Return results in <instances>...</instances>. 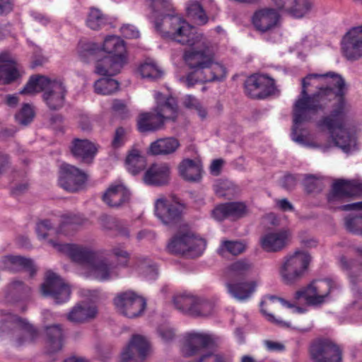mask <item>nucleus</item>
Instances as JSON below:
<instances>
[{
  "instance_id": "20e7f679",
  "label": "nucleus",
  "mask_w": 362,
  "mask_h": 362,
  "mask_svg": "<svg viewBox=\"0 0 362 362\" xmlns=\"http://www.w3.org/2000/svg\"><path fill=\"white\" fill-rule=\"evenodd\" d=\"M21 330L26 332L29 337L27 339L18 337L16 343L18 346L34 342L38 337L37 330L25 319L5 310L0 311V337L8 334L14 336Z\"/></svg>"
},
{
  "instance_id": "f8f14e48",
  "label": "nucleus",
  "mask_w": 362,
  "mask_h": 362,
  "mask_svg": "<svg viewBox=\"0 0 362 362\" xmlns=\"http://www.w3.org/2000/svg\"><path fill=\"white\" fill-rule=\"evenodd\" d=\"M150 351V344L144 336L134 334L121 354L122 362H144Z\"/></svg>"
},
{
  "instance_id": "c03bdc74",
  "label": "nucleus",
  "mask_w": 362,
  "mask_h": 362,
  "mask_svg": "<svg viewBox=\"0 0 362 362\" xmlns=\"http://www.w3.org/2000/svg\"><path fill=\"white\" fill-rule=\"evenodd\" d=\"M106 16L98 8L92 7L88 13L86 25L92 30H99L107 23Z\"/></svg>"
},
{
  "instance_id": "c756f323",
  "label": "nucleus",
  "mask_w": 362,
  "mask_h": 362,
  "mask_svg": "<svg viewBox=\"0 0 362 362\" xmlns=\"http://www.w3.org/2000/svg\"><path fill=\"white\" fill-rule=\"evenodd\" d=\"M202 83L214 81H222L226 77L227 71L226 67L219 63L213 62L208 64L205 68L198 70L197 72Z\"/></svg>"
},
{
  "instance_id": "f257e3e1",
  "label": "nucleus",
  "mask_w": 362,
  "mask_h": 362,
  "mask_svg": "<svg viewBox=\"0 0 362 362\" xmlns=\"http://www.w3.org/2000/svg\"><path fill=\"white\" fill-rule=\"evenodd\" d=\"M301 86L300 94L293 105L292 139L299 144L307 145L300 124L311 119L310 113L325 111L336 99L333 110L317 122V127L321 131H327L334 144L344 151L353 150L356 139L344 127L348 86L342 76L332 71L309 74L301 79Z\"/></svg>"
},
{
  "instance_id": "79ce46f5",
  "label": "nucleus",
  "mask_w": 362,
  "mask_h": 362,
  "mask_svg": "<svg viewBox=\"0 0 362 362\" xmlns=\"http://www.w3.org/2000/svg\"><path fill=\"white\" fill-rule=\"evenodd\" d=\"M20 76L16 62L6 63L0 65V82L9 84Z\"/></svg>"
},
{
  "instance_id": "a878e982",
  "label": "nucleus",
  "mask_w": 362,
  "mask_h": 362,
  "mask_svg": "<svg viewBox=\"0 0 362 362\" xmlns=\"http://www.w3.org/2000/svg\"><path fill=\"white\" fill-rule=\"evenodd\" d=\"M125 63L124 59H115L107 55L97 61L95 72L101 76H112L120 72Z\"/></svg>"
},
{
  "instance_id": "f3484780",
  "label": "nucleus",
  "mask_w": 362,
  "mask_h": 362,
  "mask_svg": "<svg viewBox=\"0 0 362 362\" xmlns=\"http://www.w3.org/2000/svg\"><path fill=\"white\" fill-rule=\"evenodd\" d=\"M48 243L57 251L66 254L75 262L89 265L94 260L95 253L83 247L72 244H59L53 240H49Z\"/></svg>"
},
{
  "instance_id": "4be33fe9",
  "label": "nucleus",
  "mask_w": 362,
  "mask_h": 362,
  "mask_svg": "<svg viewBox=\"0 0 362 362\" xmlns=\"http://www.w3.org/2000/svg\"><path fill=\"white\" fill-rule=\"evenodd\" d=\"M246 214L247 206L245 204L239 202L220 204L212 211L213 217L218 221H222L229 217L240 218L244 217Z\"/></svg>"
},
{
  "instance_id": "603ef678",
  "label": "nucleus",
  "mask_w": 362,
  "mask_h": 362,
  "mask_svg": "<svg viewBox=\"0 0 362 362\" xmlns=\"http://www.w3.org/2000/svg\"><path fill=\"white\" fill-rule=\"evenodd\" d=\"M139 72L143 78L157 79L161 77L163 71L153 62H145L139 67Z\"/></svg>"
},
{
  "instance_id": "473e14b6",
  "label": "nucleus",
  "mask_w": 362,
  "mask_h": 362,
  "mask_svg": "<svg viewBox=\"0 0 362 362\" xmlns=\"http://www.w3.org/2000/svg\"><path fill=\"white\" fill-rule=\"evenodd\" d=\"M165 122L158 112H146L139 115L137 125L139 132H155L163 128Z\"/></svg>"
},
{
  "instance_id": "13d9d810",
  "label": "nucleus",
  "mask_w": 362,
  "mask_h": 362,
  "mask_svg": "<svg viewBox=\"0 0 362 362\" xmlns=\"http://www.w3.org/2000/svg\"><path fill=\"white\" fill-rule=\"evenodd\" d=\"M264 305H267L271 309L273 307L272 303H267L266 301L262 300L260 303L261 313L267 317V320L269 322L276 324V325L281 327H289L290 324L285 321L276 319L272 314L267 312V308H264Z\"/></svg>"
},
{
  "instance_id": "f03ea898",
  "label": "nucleus",
  "mask_w": 362,
  "mask_h": 362,
  "mask_svg": "<svg viewBox=\"0 0 362 362\" xmlns=\"http://www.w3.org/2000/svg\"><path fill=\"white\" fill-rule=\"evenodd\" d=\"M153 13L155 28L165 38L183 45L191 42L189 39L197 33L194 27L174 14L173 8L170 11Z\"/></svg>"
},
{
  "instance_id": "c85d7f7f",
  "label": "nucleus",
  "mask_w": 362,
  "mask_h": 362,
  "mask_svg": "<svg viewBox=\"0 0 362 362\" xmlns=\"http://www.w3.org/2000/svg\"><path fill=\"white\" fill-rule=\"evenodd\" d=\"M341 267L348 272L353 288L362 293V265L354 260H348L344 256L340 257Z\"/></svg>"
},
{
  "instance_id": "0e129e2a",
  "label": "nucleus",
  "mask_w": 362,
  "mask_h": 362,
  "mask_svg": "<svg viewBox=\"0 0 362 362\" xmlns=\"http://www.w3.org/2000/svg\"><path fill=\"white\" fill-rule=\"evenodd\" d=\"M151 7L153 13L170 11L172 4L170 0H151Z\"/></svg>"
},
{
  "instance_id": "9b49d317",
  "label": "nucleus",
  "mask_w": 362,
  "mask_h": 362,
  "mask_svg": "<svg viewBox=\"0 0 362 362\" xmlns=\"http://www.w3.org/2000/svg\"><path fill=\"white\" fill-rule=\"evenodd\" d=\"M310 355L315 362H340L341 351L329 339H318L310 346Z\"/></svg>"
},
{
  "instance_id": "a19ab883",
  "label": "nucleus",
  "mask_w": 362,
  "mask_h": 362,
  "mask_svg": "<svg viewBox=\"0 0 362 362\" xmlns=\"http://www.w3.org/2000/svg\"><path fill=\"white\" fill-rule=\"evenodd\" d=\"M119 87L117 81L111 78H103L94 83L95 92L100 95H111L115 93Z\"/></svg>"
},
{
  "instance_id": "4d7b16f0",
  "label": "nucleus",
  "mask_w": 362,
  "mask_h": 362,
  "mask_svg": "<svg viewBox=\"0 0 362 362\" xmlns=\"http://www.w3.org/2000/svg\"><path fill=\"white\" fill-rule=\"evenodd\" d=\"M139 268L140 272L149 279H154L157 276V268L156 265L146 258H144V262H141Z\"/></svg>"
},
{
  "instance_id": "2eb2a0df",
  "label": "nucleus",
  "mask_w": 362,
  "mask_h": 362,
  "mask_svg": "<svg viewBox=\"0 0 362 362\" xmlns=\"http://www.w3.org/2000/svg\"><path fill=\"white\" fill-rule=\"evenodd\" d=\"M279 20L280 15L278 11L272 8L259 9L252 17L254 27L262 33L269 32L277 27Z\"/></svg>"
},
{
  "instance_id": "a18cd8bd",
  "label": "nucleus",
  "mask_w": 362,
  "mask_h": 362,
  "mask_svg": "<svg viewBox=\"0 0 362 362\" xmlns=\"http://www.w3.org/2000/svg\"><path fill=\"white\" fill-rule=\"evenodd\" d=\"M312 6L309 0H293L286 13L295 18H303L311 10Z\"/></svg>"
},
{
  "instance_id": "de8ad7c7",
  "label": "nucleus",
  "mask_w": 362,
  "mask_h": 362,
  "mask_svg": "<svg viewBox=\"0 0 362 362\" xmlns=\"http://www.w3.org/2000/svg\"><path fill=\"white\" fill-rule=\"evenodd\" d=\"M186 11L188 17L197 21L199 24L204 25L207 23L208 17L206 16L202 5L198 1H189Z\"/></svg>"
},
{
  "instance_id": "3c124183",
  "label": "nucleus",
  "mask_w": 362,
  "mask_h": 362,
  "mask_svg": "<svg viewBox=\"0 0 362 362\" xmlns=\"http://www.w3.org/2000/svg\"><path fill=\"white\" fill-rule=\"evenodd\" d=\"M100 222L103 228L107 230L115 229L118 230L119 233L124 236H129V231L127 228L122 227L115 218L103 215L100 217Z\"/></svg>"
},
{
  "instance_id": "09e8293b",
  "label": "nucleus",
  "mask_w": 362,
  "mask_h": 362,
  "mask_svg": "<svg viewBox=\"0 0 362 362\" xmlns=\"http://www.w3.org/2000/svg\"><path fill=\"white\" fill-rule=\"evenodd\" d=\"M259 78L263 80L262 85H259V90L257 91L259 92V99H264L274 95L277 90L274 80L263 74H259Z\"/></svg>"
},
{
  "instance_id": "864d4df0",
  "label": "nucleus",
  "mask_w": 362,
  "mask_h": 362,
  "mask_svg": "<svg viewBox=\"0 0 362 362\" xmlns=\"http://www.w3.org/2000/svg\"><path fill=\"white\" fill-rule=\"evenodd\" d=\"M35 112L33 107L28 103L23 105L20 111L16 114V122L23 126H27L34 119Z\"/></svg>"
},
{
  "instance_id": "2f4dec72",
  "label": "nucleus",
  "mask_w": 362,
  "mask_h": 362,
  "mask_svg": "<svg viewBox=\"0 0 362 362\" xmlns=\"http://www.w3.org/2000/svg\"><path fill=\"white\" fill-rule=\"evenodd\" d=\"M62 81L54 80L52 81L49 78L41 76L34 75L32 76L25 87L21 90V94H35L41 91L50 90L52 88L54 83H59Z\"/></svg>"
},
{
  "instance_id": "ea45409f",
  "label": "nucleus",
  "mask_w": 362,
  "mask_h": 362,
  "mask_svg": "<svg viewBox=\"0 0 362 362\" xmlns=\"http://www.w3.org/2000/svg\"><path fill=\"white\" fill-rule=\"evenodd\" d=\"M125 163L128 171L135 175L144 169L146 159L138 150H132L127 155Z\"/></svg>"
},
{
  "instance_id": "f704fd0d",
  "label": "nucleus",
  "mask_w": 362,
  "mask_h": 362,
  "mask_svg": "<svg viewBox=\"0 0 362 362\" xmlns=\"http://www.w3.org/2000/svg\"><path fill=\"white\" fill-rule=\"evenodd\" d=\"M103 50L107 53L108 56L115 57V59H124L126 61L124 42L118 37H107L104 40Z\"/></svg>"
},
{
  "instance_id": "e2e57ef3",
  "label": "nucleus",
  "mask_w": 362,
  "mask_h": 362,
  "mask_svg": "<svg viewBox=\"0 0 362 362\" xmlns=\"http://www.w3.org/2000/svg\"><path fill=\"white\" fill-rule=\"evenodd\" d=\"M8 291L11 293L27 294L30 292V287L19 280H15L8 285Z\"/></svg>"
},
{
  "instance_id": "b1692460",
  "label": "nucleus",
  "mask_w": 362,
  "mask_h": 362,
  "mask_svg": "<svg viewBox=\"0 0 362 362\" xmlns=\"http://www.w3.org/2000/svg\"><path fill=\"white\" fill-rule=\"evenodd\" d=\"M358 192V185L354 182L337 180L332 186V189L327 195V200L331 202L345 197H352L357 194Z\"/></svg>"
},
{
  "instance_id": "7c9ffc66",
  "label": "nucleus",
  "mask_w": 362,
  "mask_h": 362,
  "mask_svg": "<svg viewBox=\"0 0 362 362\" xmlns=\"http://www.w3.org/2000/svg\"><path fill=\"white\" fill-rule=\"evenodd\" d=\"M98 314L95 306L87 303L77 304L67 315V319L74 323H85L94 319Z\"/></svg>"
},
{
  "instance_id": "c9c22d12",
  "label": "nucleus",
  "mask_w": 362,
  "mask_h": 362,
  "mask_svg": "<svg viewBox=\"0 0 362 362\" xmlns=\"http://www.w3.org/2000/svg\"><path fill=\"white\" fill-rule=\"evenodd\" d=\"M201 165L189 158L183 160L179 165L180 176L185 180L197 182L201 178Z\"/></svg>"
},
{
  "instance_id": "37998d69",
  "label": "nucleus",
  "mask_w": 362,
  "mask_h": 362,
  "mask_svg": "<svg viewBox=\"0 0 362 362\" xmlns=\"http://www.w3.org/2000/svg\"><path fill=\"white\" fill-rule=\"evenodd\" d=\"M196 303V296L182 294L175 296L173 298V304L178 310L192 315L194 303Z\"/></svg>"
},
{
  "instance_id": "aec40b11",
  "label": "nucleus",
  "mask_w": 362,
  "mask_h": 362,
  "mask_svg": "<svg viewBox=\"0 0 362 362\" xmlns=\"http://www.w3.org/2000/svg\"><path fill=\"white\" fill-rule=\"evenodd\" d=\"M288 233L285 230L269 232L260 238V245L267 252H278L287 245Z\"/></svg>"
},
{
  "instance_id": "338daca9",
  "label": "nucleus",
  "mask_w": 362,
  "mask_h": 362,
  "mask_svg": "<svg viewBox=\"0 0 362 362\" xmlns=\"http://www.w3.org/2000/svg\"><path fill=\"white\" fill-rule=\"evenodd\" d=\"M126 131L119 127L116 129L113 139L112 141V146L114 148H118L124 145L125 142Z\"/></svg>"
},
{
  "instance_id": "6e6d98bb",
  "label": "nucleus",
  "mask_w": 362,
  "mask_h": 362,
  "mask_svg": "<svg viewBox=\"0 0 362 362\" xmlns=\"http://www.w3.org/2000/svg\"><path fill=\"white\" fill-rule=\"evenodd\" d=\"M86 219L80 214H66L62 216L60 229L63 230L67 226H81Z\"/></svg>"
},
{
  "instance_id": "774afa93",
  "label": "nucleus",
  "mask_w": 362,
  "mask_h": 362,
  "mask_svg": "<svg viewBox=\"0 0 362 362\" xmlns=\"http://www.w3.org/2000/svg\"><path fill=\"white\" fill-rule=\"evenodd\" d=\"M52 230V226L49 220H44L37 223L36 230L39 238L45 239L48 235V232Z\"/></svg>"
},
{
  "instance_id": "680f3d73",
  "label": "nucleus",
  "mask_w": 362,
  "mask_h": 362,
  "mask_svg": "<svg viewBox=\"0 0 362 362\" xmlns=\"http://www.w3.org/2000/svg\"><path fill=\"white\" fill-rule=\"evenodd\" d=\"M197 72V71L192 70L185 76H181L179 78L180 82L187 88H192L197 83H202L201 80H199L200 77Z\"/></svg>"
},
{
  "instance_id": "a211bd4d",
  "label": "nucleus",
  "mask_w": 362,
  "mask_h": 362,
  "mask_svg": "<svg viewBox=\"0 0 362 362\" xmlns=\"http://www.w3.org/2000/svg\"><path fill=\"white\" fill-rule=\"evenodd\" d=\"M170 178V167L166 163H153L144 173L145 184L155 187L167 185Z\"/></svg>"
},
{
  "instance_id": "69168bd1",
  "label": "nucleus",
  "mask_w": 362,
  "mask_h": 362,
  "mask_svg": "<svg viewBox=\"0 0 362 362\" xmlns=\"http://www.w3.org/2000/svg\"><path fill=\"white\" fill-rule=\"evenodd\" d=\"M112 252L117 258L119 265L122 267L127 266L129 255L126 250L120 247H115L112 249Z\"/></svg>"
},
{
  "instance_id": "6e6552de",
  "label": "nucleus",
  "mask_w": 362,
  "mask_h": 362,
  "mask_svg": "<svg viewBox=\"0 0 362 362\" xmlns=\"http://www.w3.org/2000/svg\"><path fill=\"white\" fill-rule=\"evenodd\" d=\"M42 296L52 298L57 304L69 300L71 289L68 284L56 273L48 271L45 281L41 286Z\"/></svg>"
},
{
  "instance_id": "4c0bfd02",
  "label": "nucleus",
  "mask_w": 362,
  "mask_h": 362,
  "mask_svg": "<svg viewBox=\"0 0 362 362\" xmlns=\"http://www.w3.org/2000/svg\"><path fill=\"white\" fill-rule=\"evenodd\" d=\"M252 268V263L246 259H241L232 263L227 270L228 281H235L245 276Z\"/></svg>"
},
{
  "instance_id": "bf43d9fd",
  "label": "nucleus",
  "mask_w": 362,
  "mask_h": 362,
  "mask_svg": "<svg viewBox=\"0 0 362 362\" xmlns=\"http://www.w3.org/2000/svg\"><path fill=\"white\" fill-rule=\"evenodd\" d=\"M222 246L233 255L243 253L246 248V245L241 241L225 240L223 242Z\"/></svg>"
},
{
  "instance_id": "72a5a7b5",
  "label": "nucleus",
  "mask_w": 362,
  "mask_h": 362,
  "mask_svg": "<svg viewBox=\"0 0 362 362\" xmlns=\"http://www.w3.org/2000/svg\"><path fill=\"white\" fill-rule=\"evenodd\" d=\"M92 276L99 281L109 280L112 274V265L105 259H98L96 255L94 260L89 264Z\"/></svg>"
},
{
  "instance_id": "4468645a",
  "label": "nucleus",
  "mask_w": 362,
  "mask_h": 362,
  "mask_svg": "<svg viewBox=\"0 0 362 362\" xmlns=\"http://www.w3.org/2000/svg\"><path fill=\"white\" fill-rule=\"evenodd\" d=\"M45 353L52 356L60 352L64 346L65 334L62 325L53 324L44 327Z\"/></svg>"
},
{
  "instance_id": "423d86ee",
  "label": "nucleus",
  "mask_w": 362,
  "mask_h": 362,
  "mask_svg": "<svg viewBox=\"0 0 362 362\" xmlns=\"http://www.w3.org/2000/svg\"><path fill=\"white\" fill-rule=\"evenodd\" d=\"M114 305L117 311L129 318L139 316L146 306V300L132 291L119 293L114 298Z\"/></svg>"
},
{
  "instance_id": "39448f33",
  "label": "nucleus",
  "mask_w": 362,
  "mask_h": 362,
  "mask_svg": "<svg viewBox=\"0 0 362 362\" xmlns=\"http://www.w3.org/2000/svg\"><path fill=\"white\" fill-rule=\"evenodd\" d=\"M311 257L308 252L297 250L284 257L279 273L283 281L292 284L300 280L310 264Z\"/></svg>"
},
{
  "instance_id": "412c9836",
  "label": "nucleus",
  "mask_w": 362,
  "mask_h": 362,
  "mask_svg": "<svg viewBox=\"0 0 362 362\" xmlns=\"http://www.w3.org/2000/svg\"><path fill=\"white\" fill-rule=\"evenodd\" d=\"M4 269L12 272L25 271L33 277L37 272V267L30 258L20 255H7L3 259Z\"/></svg>"
},
{
  "instance_id": "6ab92c4d",
  "label": "nucleus",
  "mask_w": 362,
  "mask_h": 362,
  "mask_svg": "<svg viewBox=\"0 0 362 362\" xmlns=\"http://www.w3.org/2000/svg\"><path fill=\"white\" fill-rule=\"evenodd\" d=\"M71 155L81 162L90 164L97 153L95 145L88 139H74L69 146Z\"/></svg>"
},
{
  "instance_id": "8fccbe9b",
  "label": "nucleus",
  "mask_w": 362,
  "mask_h": 362,
  "mask_svg": "<svg viewBox=\"0 0 362 362\" xmlns=\"http://www.w3.org/2000/svg\"><path fill=\"white\" fill-rule=\"evenodd\" d=\"M262 80L259 75L255 74L249 76L245 81V92L251 98L259 99V85H262Z\"/></svg>"
},
{
  "instance_id": "cd10ccee",
  "label": "nucleus",
  "mask_w": 362,
  "mask_h": 362,
  "mask_svg": "<svg viewBox=\"0 0 362 362\" xmlns=\"http://www.w3.org/2000/svg\"><path fill=\"white\" fill-rule=\"evenodd\" d=\"M129 199L130 192L122 185L110 187L103 196V202L110 207H119Z\"/></svg>"
},
{
  "instance_id": "1a4fd4ad",
  "label": "nucleus",
  "mask_w": 362,
  "mask_h": 362,
  "mask_svg": "<svg viewBox=\"0 0 362 362\" xmlns=\"http://www.w3.org/2000/svg\"><path fill=\"white\" fill-rule=\"evenodd\" d=\"M185 206L178 202L169 203L166 199H158L155 202V214L164 224L170 227L177 226L182 221Z\"/></svg>"
},
{
  "instance_id": "bb28decb",
  "label": "nucleus",
  "mask_w": 362,
  "mask_h": 362,
  "mask_svg": "<svg viewBox=\"0 0 362 362\" xmlns=\"http://www.w3.org/2000/svg\"><path fill=\"white\" fill-rule=\"evenodd\" d=\"M228 292L236 300L244 301L251 297L257 284L255 281H228L226 284Z\"/></svg>"
},
{
  "instance_id": "5fc2aeb1",
  "label": "nucleus",
  "mask_w": 362,
  "mask_h": 362,
  "mask_svg": "<svg viewBox=\"0 0 362 362\" xmlns=\"http://www.w3.org/2000/svg\"><path fill=\"white\" fill-rule=\"evenodd\" d=\"M319 296H322L323 303L331 291L337 288V285L332 279L321 280L315 284Z\"/></svg>"
},
{
  "instance_id": "49530a36",
  "label": "nucleus",
  "mask_w": 362,
  "mask_h": 362,
  "mask_svg": "<svg viewBox=\"0 0 362 362\" xmlns=\"http://www.w3.org/2000/svg\"><path fill=\"white\" fill-rule=\"evenodd\" d=\"M214 310V304L211 301L196 297V303L192 310V316L206 317L212 314Z\"/></svg>"
},
{
  "instance_id": "58836bf2",
  "label": "nucleus",
  "mask_w": 362,
  "mask_h": 362,
  "mask_svg": "<svg viewBox=\"0 0 362 362\" xmlns=\"http://www.w3.org/2000/svg\"><path fill=\"white\" fill-rule=\"evenodd\" d=\"M294 298L296 300L303 298L309 305H319L323 303L322 296L318 295L315 283L297 291Z\"/></svg>"
},
{
  "instance_id": "5701e85b",
  "label": "nucleus",
  "mask_w": 362,
  "mask_h": 362,
  "mask_svg": "<svg viewBox=\"0 0 362 362\" xmlns=\"http://www.w3.org/2000/svg\"><path fill=\"white\" fill-rule=\"evenodd\" d=\"M180 147V143L177 138L163 137L151 143L147 153L152 156H168L175 153Z\"/></svg>"
},
{
  "instance_id": "e433bc0d",
  "label": "nucleus",
  "mask_w": 362,
  "mask_h": 362,
  "mask_svg": "<svg viewBox=\"0 0 362 362\" xmlns=\"http://www.w3.org/2000/svg\"><path fill=\"white\" fill-rule=\"evenodd\" d=\"M177 103L176 100L173 97L168 98L164 103H158L154 109L159 116L162 117L163 121L165 122L167 120L175 121L177 116Z\"/></svg>"
},
{
  "instance_id": "9d476101",
  "label": "nucleus",
  "mask_w": 362,
  "mask_h": 362,
  "mask_svg": "<svg viewBox=\"0 0 362 362\" xmlns=\"http://www.w3.org/2000/svg\"><path fill=\"white\" fill-rule=\"evenodd\" d=\"M87 178L86 173L74 165L64 163L60 166L59 184L66 191L77 192L81 189Z\"/></svg>"
},
{
  "instance_id": "393cba45",
  "label": "nucleus",
  "mask_w": 362,
  "mask_h": 362,
  "mask_svg": "<svg viewBox=\"0 0 362 362\" xmlns=\"http://www.w3.org/2000/svg\"><path fill=\"white\" fill-rule=\"evenodd\" d=\"M66 93V86L61 81L59 83H54L52 88L45 91L42 98L50 110H57L64 106Z\"/></svg>"
},
{
  "instance_id": "052dcab7",
  "label": "nucleus",
  "mask_w": 362,
  "mask_h": 362,
  "mask_svg": "<svg viewBox=\"0 0 362 362\" xmlns=\"http://www.w3.org/2000/svg\"><path fill=\"white\" fill-rule=\"evenodd\" d=\"M303 185L308 193L321 190L320 182L314 175H307L305 177Z\"/></svg>"
},
{
  "instance_id": "7ed1b4c3",
  "label": "nucleus",
  "mask_w": 362,
  "mask_h": 362,
  "mask_svg": "<svg viewBox=\"0 0 362 362\" xmlns=\"http://www.w3.org/2000/svg\"><path fill=\"white\" fill-rule=\"evenodd\" d=\"M185 43L190 48L185 50L183 59L189 69L198 71L213 62L214 53L210 42L202 33H197Z\"/></svg>"
},
{
  "instance_id": "0eeeda50",
  "label": "nucleus",
  "mask_w": 362,
  "mask_h": 362,
  "mask_svg": "<svg viewBox=\"0 0 362 362\" xmlns=\"http://www.w3.org/2000/svg\"><path fill=\"white\" fill-rule=\"evenodd\" d=\"M167 249L173 254H181L188 257L194 258L201 255L203 244L189 233L175 235L168 244Z\"/></svg>"
},
{
  "instance_id": "dca6fc26",
  "label": "nucleus",
  "mask_w": 362,
  "mask_h": 362,
  "mask_svg": "<svg viewBox=\"0 0 362 362\" xmlns=\"http://www.w3.org/2000/svg\"><path fill=\"white\" fill-rule=\"evenodd\" d=\"M213 342L211 335L198 332L189 333L185 337L182 353L186 357L199 355Z\"/></svg>"
},
{
  "instance_id": "ddd939ff",
  "label": "nucleus",
  "mask_w": 362,
  "mask_h": 362,
  "mask_svg": "<svg viewBox=\"0 0 362 362\" xmlns=\"http://www.w3.org/2000/svg\"><path fill=\"white\" fill-rule=\"evenodd\" d=\"M341 50L348 60L355 61L362 57V25L346 33L341 41Z\"/></svg>"
}]
</instances>
